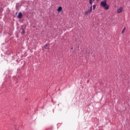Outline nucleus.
<instances>
[{
    "label": "nucleus",
    "instance_id": "7",
    "mask_svg": "<svg viewBox=\"0 0 130 130\" xmlns=\"http://www.w3.org/2000/svg\"><path fill=\"white\" fill-rule=\"evenodd\" d=\"M92 6L90 7V9L88 10V11H89V12H90V13H91V12H92Z\"/></svg>",
    "mask_w": 130,
    "mask_h": 130
},
{
    "label": "nucleus",
    "instance_id": "2",
    "mask_svg": "<svg viewBox=\"0 0 130 130\" xmlns=\"http://www.w3.org/2000/svg\"><path fill=\"white\" fill-rule=\"evenodd\" d=\"M123 8L122 7H119L117 10V14H120L121 12H122Z\"/></svg>",
    "mask_w": 130,
    "mask_h": 130
},
{
    "label": "nucleus",
    "instance_id": "4",
    "mask_svg": "<svg viewBox=\"0 0 130 130\" xmlns=\"http://www.w3.org/2000/svg\"><path fill=\"white\" fill-rule=\"evenodd\" d=\"M58 13H60L61 11H62V7L61 6L59 7L57 9Z\"/></svg>",
    "mask_w": 130,
    "mask_h": 130
},
{
    "label": "nucleus",
    "instance_id": "3",
    "mask_svg": "<svg viewBox=\"0 0 130 130\" xmlns=\"http://www.w3.org/2000/svg\"><path fill=\"white\" fill-rule=\"evenodd\" d=\"M22 17H23V14H22V13L20 12L19 14H18V15L17 16V18L18 19H22Z\"/></svg>",
    "mask_w": 130,
    "mask_h": 130
},
{
    "label": "nucleus",
    "instance_id": "1",
    "mask_svg": "<svg viewBox=\"0 0 130 130\" xmlns=\"http://www.w3.org/2000/svg\"><path fill=\"white\" fill-rule=\"evenodd\" d=\"M101 7L104 8L105 10H108L109 9V5H107L106 0L101 2Z\"/></svg>",
    "mask_w": 130,
    "mask_h": 130
},
{
    "label": "nucleus",
    "instance_id": "11",
    "mask_svg": "<svg viewBox=\"0 0 130 130\" xmlns=\"http://www.w3.org/2000/svg\"><path fill=\"white\" fill-rule=\"evenodd\" d=\"M93 10H95V9H96V5L93 6Z\"/></svg>",
    "mask_w": 130,
    "mask_h": 130
},
{
    "label": "nucleus",
    "instance_id": "12",
    "mask_svg": "<svg viewBox=\"0 0 130 130\" xmlns=\"http://www.w3.org/2000/svg\"><path fill=\"white\" fill-rule=\"evenodd\" d=\"M73 49V48H71V49Z\"/></svg>",
    "mask_w": 130,
    "mask_h": 130
},
{
    "label": "nucleus",
    "instance_id": "10",
    "mask_svg": "<svg viewBox=\"0 0 130 130\" xmlns=\"http://www.w3.org/2000/svg\"><path fill=\"white\" fill-rule=\"evenodd\" d=\"M89 4H90V5H92V4H93V1H92V0H89Z\"/></svg>",
    "mask_w": 130,
    "mask_h": 130
},
{
    "label": "nucleus",
    "instance_id": "6",
    "mask_svg": "<svg viewBox=\"0 0 130 130\" xmlns=\"http://www.w3.org/2000/svg\"><path fill=\"white\" fill-rule=\"evenodd\" d=\"M44 48H45L46 49H49V48H48L47 44H46L44 46Z\"/></svg>",
    "mask_w": 130,
    "mask_h": 130
},
{
    "label": "nucleus",
    "instance_id": "9",
    "mask_svg": "<svg viewBox=\"0 0 130 130\" xmlns=\"http://www.w3.org/2000/svg\"><path fill=\"white\" fill-rule=\"evenodd\" d=\"M25 29H22V34H25Z\"/></svg>",
    "mask_w": 130,
    "mask_h": 130
},
{
    "label": "nucleus",
    "instance_id": "5",
    "mask_svg": "<svg viewBox=\"0 0 130 130\" xmlns=\"http://www.w3.org/2000/svg\"><path fill=\"white\" fill-rule=\"evenodd\" d=\"M90 12H89V11H85V13H84V15L85 16H87V15H88V14H89Z\"/></svg>",
    "mask_w": 130,
    "mask_h": 130
},
{
    "label": "nucleus",
    "instance_id": "8",
    "mask_svg": "<svg viewBox=\"0 0 130 130\" xmlns=\"http://www.w3.org/2000/svg\"><path fill=\"white\" fill-rule=\"evenodd\" d=\"M124 31H125V27H124V28L123 29V30L122 31V34H123V33H124Z\"/></svg>",
    "mask_w": 130,
    "mask_h": 130
}]
</instances>
